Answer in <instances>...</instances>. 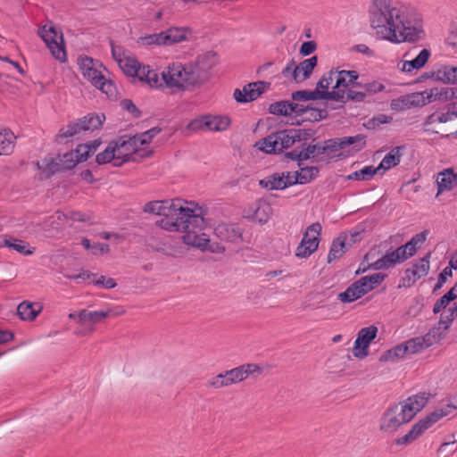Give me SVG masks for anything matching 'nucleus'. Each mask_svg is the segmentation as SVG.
<instances>
[{
	"mask_svg": "<svg viewBox=\"0 0 457 457\" xmlns=\"http://www.w3.org/2000/svg\"><path fill=\"white\" fill-rule=\"evenodd\" d=\"M370 26L385 40L416 43L424 36L422 19L410 5L397 0H371Z\"/></svg>",
	"mask_w": 457,
	"mask_h": 457,
	"instance_id": "nucleus-1",
	"label": "nucleus"
},
{
	"mask_svg": "<svg viewBox=\"0 0 457 457\" xmlns=\"http://www.w3.org/2000/svg\"><path fill=\"white\" fill-rule=\"evenodd\" d=\"M428 401V395L422 392L389 406L379 420V430L386 433L396 432L402 425L409 423L425 407Z\"/></svg>",
	"mask_w": 457,
	"mask_h": 457,
	"instance_id": "nucleus-2",
	"label": "nucleus"
},
{
	"mask_svg": "<svg viewBox=\"0 0 457 457\" xmlns=\"http://www.w3.org/2000/svg\"><path fill=\"white\" fill-rule=\"evenodd\" d=\"M182 199L176 198L172 200L152 201L145 204L143 210L145 212L156 214L162 218L155 221V225L162 229L173 231L178 229L180 225L177 224L179 216L184 215L183 212H191L190 207L184 206Z\"/></svg>",
	"mask_w": 457,
	"mask_h": 457,
	"instance_id": "nucleus-3",
	"label": "nucleus"
},
{
	"mask_svg": "<svg viewBox=\"0 0 457 457\" xmlns=\"http://www.w3.org/2000/svg\"><path fill=\"white\" fill-rule=\"evenodd\" d=\"M190 212L179 216L177 224L180 226L175 231L184 232L182 239L186 245L204 248L209 240L204 238V236L205 235L202 233V230L205 228L202 209L200 207L196 209L190 208Z\"/></svg>",
	"mask_w": 457,
	"mask_h": 457,
	"instance_id": "nucleus-4",
	"label": "nucleus"
},
{
	"mask_svg": "<svg viewBox=\"0 0 457 457\" xmlns=\"http://www.w3.org/2000/svg\"><path fill=\"white\" fill-rule=\"evenodd\" d=\"M162 77L168 87L185 89L203 85L208 79L209 73L195 65V67H182L176 72L172 71L167 74L163 73Z\"/></svg>",
	"mask_w": 457,
	"mask_h": 457,
	"instance_id": "nucleus-5",
	"label": "nucleus"
},
{
	"mask_svg": "<svg viewBox=\"0 0 457 457\" xmlns=\"http://www.w3.org/2000/svg\"><path fill=\"white\" fill-rule=\"evenodd\" d=\"M292 129L278 130L263 137L255 146L269 154H280L284 149L291 147L296 141Z\"/></svg>",
	"mask_w": 457,
	"mask_h": 457,
	"instance_id": "nucleus-6",
	"label": "nucleus"
},
{
	"mask_svg": "<svg viewBox=\"0 0 457 457\" xmlns=\"http://www.w3.org/2000/svg\"><path fill=\"white\" fill-rule=\"evenodd\" d=\"M321 230L322 227L320 222H314L307 227L295 250V256L297 258H308L318 249Z\"/></svg>",
	"mask_w": 457,
	"mask_h": 457,
	"instance_id": "nucleus-7",
	"label": "nucleus"
},
{
	"mask_svg": "<svg viewBox=\"0 0 457 457\" xmlns=\"http://www.w3.org/2000/svg\"><path fill=\"white\" fill-rule=\"evenodd\" d=\"M39 35L46 44L52 55L61 62H66L67 55L62 34H58L54 26H50L46 29V25H45L40 29Z\"/></svg>",
	"mask_w": 457,
	"mask_h": 457,
	"instance_id": "nucleus-8",
	"label": "nucleus"
},
{
	"mask_svg": "<svg viewBox=\"0 0 457 457\" xmlns=\"http://www.w3.org/2000/svg\"><path fill=\"white\" fill-rule=\"evenodd\" d=\"M266 81L250 82L242 89L236 88L233 93L234 99L239 104H246L256 100L270 87Z\"/></svg>",
	"mask_w": 457,
	"mask_h": 457,
	"instance_id": "nucleus-9",
	"label": "nucleus"
},
{
	"mask_svg": "<svg viewBox=\"0 0 457 457\" xmlns=\"http://www.w3.org/2000/svg\"><path fill=\"white\" fill-rule=\"evenodd\" d=\"M378 334V328L376 326H370L362 328L357 335L354 341L353 355L356 358L363 359L368 355V348L372 340H374Z\"/></svg>",
	"mask_w": 457,
	"mask_h": 457,
	"instance_id": "nucleus-10",
	"label": "nucleus"
},
{
	"mask_svg": "<svg viewBox=\"0 0 457 457\" xmlns=\"http://www.w3.org/2000/svg\"><path fill=\"white\" fill-rule=\"evenodd\" d=\"M78 64L83 77L87 79L93 86L96 85V83H99L101 79H104V75L99 70L103 67V64L98 61H96L88 56H79L78 59Z\"/></svg>",
	"mask_w": 457,
	"mask_h": 457,
	"instance_id": "nucleus-11",
	"label": "nucleus"
},
{
	"mask_svg": "<svg viewBox=\"0 0 457 457\" xmlns=\"http://www.w3.org/2000/svg\"><path fill=\"white\" fill-rule=\"evenodd\" d=\"M321 148L322 145L320 143L309 145L302 143L301 149L295 148L287 152L285 157L300 162L324 154V153H320Z\"/></svg>",
	"mask_w": 457,
	"mask_h": 457,
	"instance_id": "nucleus-12",
	"label": "nucleus"
},
{
	"mask_svg": "<svg viewBox=\"0 0 457 457\" xmlns=\"http://www.w3.org/2000/svg\"><path fill=\"white\" fill-rule=\"evenodd\" d=\"M124 310L116 311L111 308L94 312L83 309L79 311L78 313V321L81 325H86L87 323L96 324L102 322L104 319L110 316H118L120 314H122Z\"/></svg>",
	"mask_w": 457,
	"mask_h": 457,
	"instance_id": "nucleus-13",
	"label": "nucleus"
},
{
	"mask_svg": "<svg viewBox=\"0 0 457 457\" xmlns=\"http://www.w3.org/2000/svg\"><path fill=\"white\" fill-rule=\"evenodd\" d=\"M214 233L221 241L231 243L242 241L243 229L235 223H220L214 228Z\"/></svg>",
	"mask_w": 457,
	"mask_h": 457,
	"instance_id": "nucleus-14",
	"label": "nucleus"
},
{
	"mask_svg": "<svg viewBox=\"0 0 457 457\" xmlns=\"http://www.w3.org/2000/svg\"><path fill=\"white\" fill-rule=\"evenodd\" d=\"M259 184L268 190H283L291 187L292 183L287 180L285 172H276L261 179Z\"/></svg>",
	"mask_w": 457,
	"mask_h": 457,
	"instance_id": "nucleus-15",
	"label": "nucleus"
},
{
	"mask_svg": "<svg viewBox=\"0 0 457 457\" xmlns=\"http://www.w3.org/2000/svg\"><path fill=\"white\" fill-rule=\"evenodd\" d=\"M115 145H113L112 141H111L107 147L98 154H96V162L99 165L106 164L112 162V166L120 167L126 162V159H121L118 156L117 152L115 150Z\"/></svg>",
	"mask_w": 457,
	"mask_h": 457,
	"instance_id": "nucleus-16",
	"label": "nucleus"
},
{
	"mask_svg": "<svg viewBox=\"0 0 457 457\" xmlns=\"http://www.w3.org/2000/svg\"><path fill=\"white\" fill-rule=\"evenodd\" d=\"M336 72L335 79L336 84L333 87L334 89H345L349 85L353 87H361V84L357 83L356 80L359 78V74L356 71H334Z\"/></svg>",
	"mask_w": 457,
	"mask_h": 457,
	"instance_id": "nucleus-17",
	"label": "nucleus"
},
{
	"mask_svg": "<svg viewBox=\"0 0 457 457\" xmlns=\"http://www.w3.org/2000/svg\"><path fill=\"white\" fill-rule=\"evenodd\" d=\"M451 411H452L450 408H448V405H446L444 408L436 409L435 411L425 416L423 419L416 422V424L420 428L422 433H424L427 429L431 428L439 420L450 414Z\"/></svg>",
	"mask_w": 457,
	"mask_h": 457,
	"instance_id": "nucleus-18",
	"label": "nucleus"
},
{
	"mask_svg": "<svg viewBox=\"0 0 457 457\" xmlns=\"http://www.w3.org/2000/svg\"><path fill=\"white\" fill-rule=\"evenodd\" d=\"M451 411H452L450 408H448V405H446L444 408L436 409L435 411L425 416L423 419L416 422V424L420 428L422 433H424L427 429L431 428L439 420L450 414Z\"/></svg>",
	"mask_w": 457,
	"mask_h": 457,
	"instance_id": "nucleus-19",
	"label": "nucleus"
},
{
	"mask_svg": "<svg viewBox=\"0 0 457 457\" xmlns=\"http://www.w3.org/2000/svg\"><path fill=\"white\" fill-rule=\"evenodd\" d=\"M347 234L341 232L339 236L333 239L328 254V263L339 259L346 251Z\"/></svg>",
	"mask_w": 457,
	"mask_h": 457,
	"instance_id": "nucleus-20",
	"label": "nucleus"
},
{
	"mask_svg": "<svg viewBox=\"0 0 457 457\" xmlns=\"http://www.w3.org/2000/svg\"><path fill=\"white\" fill-rule=\"evenodd\" d=\"M404 146H395L388 154L385 155L378 166L376 168L378 171L383 170L384 171L390 168L397 166L401 162L402 153L401 151Z\"/></svg>",
	"mask_w": 457,
	"mask_h": 457,
	"instance_id": "nucleus-21",
	"label": "nucleus"
},
{
	"mask_svg": "<svg viewBox=\"0 0 457 457\" xmlns=\"http://www.w3.org/2000/svg\"><path fill=\"white\" fill-rule=\"evenodd\" d=\"M42 307L29 302H22L17 307V314L22 320H34L40 313Z\"/></svg>",
	"mask_w": 457,
	"mask_h": 457,
	"instance_id": "nucleus-22",
	"label": "nucleus"
},
{
	"mask_svg": "<svg viewBox=\"0 0 457 457\" xmlns=\"http://www.w3.org/2000/svg\"><path fill=\"white\" fill-rule=\"evenodd\" d=\"M437 194L446 190H451L457 186V174L447 170L441 172L436 179Z\"/></svg>",
	"mask_w": 457,
	"mask_h": 457,
	"instance_id": "nucleus-23",
	"label": "nucleus"
},
{
	"mask_svg": "<svg viewBox=\"0 0 457 457\" xmlns=\"http://www.w3.org/2000/svg\"><path fill=\"white\" fill-rule=\"evenodd\" d=\"M431 55L430 50L424 48L420 54L411 61H405L403 65V71L411 72L413 70H420L426 65Z\"/></svg>",
	"mask_w": 457,
	"mask_h": 457,
	"instance_id": "nucleus-24",
	"label": "nucleus"
},
{
	"mask_svg": "<svg viewBox=\"0 0 457 457\" xmlns=\"http://www.w3.org/2000/svg\"><path fill=\"white\" fill-rule=\"evenodd\" d=\"M36 166L38 170H42V173L46 179H50L55 173L62 171L60 161H55L53 157L44 158L42 160V165H40L39 162H37Z\"/></svg>",
	"mask_w": 457,
	"mask_h": 457,
	"instance_id": "nucleus-25",
	"label": "nucleus"
},
{
	"mask_svg": "<svg viewBox=\"0 0 457 457\" xmlns=\"http://www.w3.org/2000/svg\"><path fill=\"white\" fill-rule=\"evenodd\" d=\"M58 160L62 164L61 168L62 171L72 170L79 162H85L82 160V155L79 154L78 148L58 155Z\"/></svg>",
	"mask_w": 457,
	"mask_h": 457,
	"instance_id": "nucleus-26",
	"label": "nucleus"
},
{
	"mask_svg": "<svg viewBox=\"0 0 457 457\" xmlns=\"http://www.w3.org/2000/svg\"><path fill=\"white\" fill-rule=\"evenodd\" d=\"M118 156L121 159H126V162L131 159L132 154H136V148L131 145L129 137H121L116 141H112Z\"/></svg>",
	"mask_w": 457,
	"mask_h": 457,
	"instance_id": "nucleus-27",
	"label": "nucleus"
},
{
	"mask_svg": "<svg viewBox=\"0 0 457 457\" xmlns=\"http://www.w3.org/2000/svg\"><path fill=\"white\" fill-rule=\"evenodd\" d=\"M337 146L339 149H344L347 145H353V148L356 152L362 150L366 146V136L362 134H358L353 137H338Z\"/></svg>",
	"mask_w": 457,
	"mask_h": 457,
	"instance_id": "nucleus-28",
	"label": "nucleus"
},
{
	"mask_svg": "<svg viewBox=\"0 0 457 457\" xmlns=\"http://www.w3.org/2000/svg\"><path fill=\"white\" fill-rule=\"evenodd\" d=\"M15 146V137L9 129L0 132V155H10Z\"/></svg>",
	"mask_w": 457,
	"mask_h": 457,
	"instance_id": "nucleus-29",
	"label": "nucleus"
},
{
	"mask_svg": "<svg viewBox=\"0 0 457 457\" xmlns=\"http://www.w3.org/2000/svg\"><path fill=\"white\" fill-rule=\"evenodd\" d=\"M406 354H409V353L406 344L404 342L384 352L379 357V361L385 362L389 361H395L396 359L403 358Z\"/></svg>",
	"mask_w": 457,
	"mask_h": 457,
	"instance_id": "nucleus-30",
	"label": "nucleus"
},
{
	"mask_svg": "<svg viewBox=\"0 0 457 457\" xmlns=\"http://www.w3.org/2000/svg\"><path fill=\"white\" fill-rule=\"evenodd\" d=\"M80 120L83 124V127H85L84 130L94 131L101 128L104 121L105 120V116L104 113H89L81 118Z\"/></svg>",
	"mask_w": 457,
	"mask_h": 457,
	"instance_id": "nucleus-31",
	"label": "nucleus"
},
{
	"mask_svg": "<svg viewBox=\"0 0 457 457\" xmlns=\"http://www.w3.org/2000/svg\"><path fill=\"white\" fill-rule=\"evenodd\" d=\"M230 119L228 116L207 115V130L223 131L230 125Z\"/></svg>",
	"mask_w": 457,
	"mask_h": 457,
	"instance_id": "nucleus-32",
	"label": "nucleus"
},
{
	"mask_svg": "<svg viewBox=\"0 0 457 457\" xmlns=\"http://www.w3.org/2000/svg\"><path fill=\"white\" fill-rule=\"evenodd\" d=\"M317 64L318 57L316 55L302 61L297 66L299 67V82L308 79Z\"/></svg>",
	"mask_w": 457,
	"mask_h": 457,
	"instance_id": "nucleus-33",
	"label": "nucleus"
},
{
	"mask_svg": "<svg viewBox=\"0 0 457 457\" xmlns=\"http://www.w3.org/2000/svg\"><path fill=\"white\" fill-rule=\"evenodd\" d=\"M84 129L85 127H83L80 119H79L76 121L69 123L66 129H61L58 133V137L62 138L71 137L80 134L82 131H85Z\"/></svg>",
	"mask_w": 457,
	"mask_h": 457,
	"instance_id": "nucleus-34",
	"label": "nucleus"
},
{
	"mask_svg": "<svg viewBox=\"0 0 457 457\" xmlns=\"http://www.w3.org/2000/svg\"><path fill=\"white\" fill-rule=\"evenodd\" d=\"M328 108L336 109L333 106H329L328 104H326L324 108H316L312 104H309V109L306 113L308 116L305 120L310 121H320L325 120L328 117Z\"/></svg>",
	"mask_w": 457,
	"mask_h": 457,
	"instance_id": "nucleus-35",
	"label": "nucleus"
},
{
	"mask_svg": "<svg viewBox=\"0 0 457 457\" xmlns=\"http://www.w3.org/2000/svg\"><path fill=\"white\" fill-rule=\"evenodd\" d=\"M361 297L360 290H358L354 282L351 284L345 291L337 295V300H339L342 303H350L360 299Z\"/></svg>",
	"mask_w": 457,
	"mask_h": 457,
	"instance_id": "nucleus-36",
	"label": "nucleus"
},
{
	"mask_svg": "<svg viewBox=\"0 0 457 457\" xmlns=\"http://www.w3.org/2000/svg\"><path fill=\"white\" fill-rule=\"evenodd\" d=\"M393 117L391 115L380 113L373 116L372 118L368 119L363 123V127L369 130H373L379 128L380 125L391 123Z\"/></svg>",
	"mask_w": 457,
	"mask_h": 457,
	"instance_id": "nucleus-37",
	"label": "nucleus"
},
{
	"mask_svg": "<svg viewBox=\"0 0 457 457\" xmlns=\"http://www.w3.org/2000/svg\"><path fill=\"white\" fill-rule=\"evenodd\" d=\"M291 98L294 101H310L321 99V91L317 87L314 90H298L291 94Z\"/></svg>",
	"mask_w": 457,
	"mask_h": 457,
	"instance_id": "nucleus-38",
	"label": "nucleus"
},
{
	"mask_svg": "<svg viewBox=\"0 0 457 457\" xmlns=\"http://www.w3.org/2000/svg\"><path fill=\"white\" fill-rule=\"evenodd\" d=\"M378 172V169L370 165L365 166L359 170H355L348 175V179L351 180H370Z\"/></svg>",
	"mask_w": 457,
	"mask_h": 457,
	"instance_id": "nucleus-39",
	"label": "nucleus"
},
{
	"mask_svg": "<svg viewBox=\"0 0 457 457\" xmlns=\"http://www.w3.org/2000/svg\"><path fill=\"white\" fill-rule=\"evenodd\" d=\"M423 435L420 428L415 423L410 431L403 436H400L395 440L396 445H409L418 439Z\"/></svg>",
	"mask_w": 457,
	"mask_h": 457,
	"instance_id": "nucleus-40",
	"label": "nucleus"
},
{
	"mask_svg": "<svg viewBox=\"0 0 457 457\" xmlns=\"http://www.w3.org/2000/svg\"><path fill=\"white\" fill-rule=\"evenodd\" d=\"M229 386H231V382L229 380L228 376L227 375L226 370L211 378L206 383V386L214 389H220L222 387H227Z\"/></svg>",
	"mask_w": 457,
	"mask_h": 457,
	"instance_id": "nucleus-41",
	"label": "nucleus"
},
{
	"mask_svg": "<svg viewBox=\"0 0 457 457\" xmlns=\"http://www.w3.org/2000/svg\"><path fill=\"white\" fill-rule=\"evenodd\" d=\"M424 95L422 92H415L403 97L402 104L404 107H421L425 105Z\"/></svg>",
	"mask_w": 457,
	"mask_h": 457,
	"instance_id": "nucleus-42",
	"label": "nucleus"
},
{
	"mask_svg": "<svg viewBox=\"0 0 457 457\" xmlns=\"http://www.w3.org/2000/svg\"><path fill=\"white\" fill-rule=\"evenodd\" d=\"M169 46L181 42L187 38V29L185 28H170L166 30Z\"/></svg>",
	"mask_w": 457,
	"mask_h": 457,
	"instance_id": "nucleus-43",
	"label": "nucleus"
},
{
	"mask_svg": "<svg viewBox=\"0 0 457 457\" xmlns=\"http://www.w3.org/2000/svg\"><path fill=\"white\" fill-rule=\"evenodd\" d=\"M101 141L99 140H93L90 141L87 144H80L77 146L79 154L82 155V160H87V158L95 154V152L97 150L98 146L100 145Z\"/></svg>",
	"mask_w": 457,
	"mask_h": 457,
	"instance_id": "nucleus-44",
	"label": "nucleus"
},
{
	"mask_svg": "<svg viewBox=\"0 0 457 457\" xmlns=\"http://www.w3.org/2000/svg\"><path fill=\"white\" fill-rule=\"evenodd\" d=\"M455 317H457V303H454L453 306L450 307L445 314L441 315L438 322L440 328H443L445 330L448 329Z\"/></svg>",
	"mask_w": 457,
	"mask_h": 457,
	"instance_id": "nucleus-45",
	"label": "nucleus"
},
{
	"mask_svg": "<svg viewBox=\"0 0 457 457\" xmlns=\"http://www.w3.org/2000/svg\"><path fill=\"white\" fill-rule=\"evenodd\" d=\"M289 106V101L275 102L270 104L269 112L274 115L290 116Z\"/></svg>",
	"mask_w": 457,
	"mask_h": 457,
	"instance_id": "nucleus-46",
	"label": "nucleus"
},
{
	"mask_svg": "<svg viewBox=\"0 0 457 457\" xmlns=\"http://www.w3.org/2000/svg\"><path fill=\"white\" fill-rule=\"evenodd\" d=\"M298 167L302 170L303 177L301 180L303 183L307 184L315 179L320 172V170L316 166H305L302 167V162H298Z\"/></svg>",
	"mask_w": 457,
	"mask_h": 457,
	"instance_id": "nucleus-47",
	"label": "nucleus"
},
{
	"mask_svg": "<svg viewBox=\"0 0 457 457\" xmlns=\"http://www.w3.org/2000/svg\"><path fill=\"white\" fill-rule=\"evenodd\" d=\"M449 72V65H441L436 70L432 71L430 76L433 77V80L435 81H439L444 84H451Z\"/></svg>",
	"mask_w": 457,
	"mask_h": 457,
	"instance_id": "nucleus-48",
	"label": "nucleus"
},
{
	"mask_svg": "<svg viewBox=\"0 0 457 457\" xmlns=\"http://www.w3.org/2000/svg\"><path fill=\"white\" fill-rule=\"evenodd\" d=\"M94 87L100 89L109 98L116 96L117 88L115 84L112 80L106 79L104 77V79H101V81L96 83Z\"/></svg>",
	"mask_w": 457,
	"mask_h": 457,
	"instance_id": "nucleus-49",
	"label": "nucleus"
},
{
	"mask_svg": "<svg viewBox=\"0 0 457 457\" xmlns=\"http://www.w3.org/2000/svg\"><path fill=\"white\" fill-rule=\"evenodd\" d=\"M321 99L339 102L342 107L345 104V90L339 88L333 91H321Z\"/></svg>",
	"mask_w": 457,
	"mask_h": 457,
	"instance_id": "nucleus-50",
	"label": "nucleus"
},
{
	"mask_svg": "<svg viewBox=\"0 0 457 457\" xmlns=\"http://www.w3.org/2000/svg\"><path fill=\"white\" fill-rule=\"evenodd\" d=\"M428 234V230L421 231L413 236L411 238V240L406 243V245L408 246V250H410L411 254L414 255L416 253L418 245L423 244L426 241Z\"/></svg>",
	"mask_w": 457,
	"mask_h": 457,
	"instance_id": "nucleus-51",
	"label": "nucleus"
},
{
	"mask_svg": "<svg viewBox=\"0 0 457 457\" xmlns=\"http://www.w3.org/2000/svg\"><path fill=\"white\" fill-rule=\"evenodd\" d=\"M255 205L256 207L254 209L253 218L260 223L267 222L269 219V213L267 210H270V205L265 203H256Z\"/></svg>",
	"mask_w": 457,
	"mask_h": 457,
	"instance_id": "nucleus-52",
	"label": "nucleus"
},
{
	"mask_svg": "<svg viewBox=\"0 0 457 457\" xmlns=\"http://www.w3.org/2000/svg\"><path fill=\"white\" fill-rule=\"evenodd\" d=\"M429 257L430 253H428L425 257L420 259L413 264V269L418 273V278H422L428 275L429 270Z\"/></svg>",
	"mask_w": 457,
	"mask_h": 457,
	"instance_id": "nucleus-53",
	"label": "nucleus"
},
{
	"mask_svg": "<svg viewBox=\"0 0 457 457\" xmlns=\"http://www.w3.org/2000/svg\"><path fill=\"white\" fill-rule=\"evenodd\" d=\"M207 115H203L195 119L191 120L187 125L186 129L192 132H197L199 130H207Z\"/></svg>",
	"mask_w": 457,
	"mask_h": 457,
	"instance_id": "nucleus-54",
	"label": "nucleus"
},
{
	"mask_svg": "<svg viewBox=\"0 0 457 457\" xmlns=\"http://www.w3.org/2000/svg\"><path fill=\"white\" fill-rule=\"evenodd\" d=\"M409 354H414L421 350L426 349V343L424 338H411L405 342Z\"/></svg>",
	"mask_w": 457,
	"mask_h": 457,
	"instance_id": "nucleus-55",
	"label": "nucleus"
},
{
	"mask_svg": "<svg viewBox=\"0 0 457 457\" xmlns=\"http://www.w3.org/2000/svg\"><path fill=\"white\" fill-rule=\"evenodd\" d=\"M13 242L10 240H5L4 245L8 247L16 250L20 253H23L25 255L31 254L33 252L28 249L29 244L18 239H12Z\"/></svg>",
	"mask_w": 457,
	"mask_h": 457,
	"instance_id": "nucleus-56",
	"label": "nucleus"
},
{
	"mask_svg": "<svg viewBox=\"0 0 457 457\" xmlns=\"http://www.w3.org/2000/svg\"><path fill=\"white\" fill-rule=\"evenodd\" d=\"M336 72L331 70L326 72L317 83V89L320 91H328L330 85L333 83Z\"/></svg>",
	"mask_w": 457,
	"mask_h": 457,
	"instance_id": "nucleus-57",
	"label": "nucleus"
},
{
	"mask_svg": "<svg viewBox=\"0 0 457 457\" xmlns=\"http://www.w3.org/2000/svg\"><path fill=\"white\" fill-rule=\"evenodd\" d=\"M282 74L284 77L291 75L295 81L299 82V67H297L294 59L287 62L282 71Z\"/></svg>",
	"mask_w": 457,
	"mask_h": 457,
	"instance_id": "nucleus-58",
	"label": "nucleus"
},
{
	"mask_svg": "<svg viewBox=\"0 0 457 457\" xmlns=\"http://www.w3.org/2000/svg\"><path fill=\"white\" fill-rule=\"evenodd\" d=\"M120 107L131 113L134 118H139L141 116V111L137 108V106L132 102V100L125 98L120 101Z\"/></svg>",
	"mask_w": 457,
	"mask_h": 457,
	"instance_id": "nucleus-59",
	"label": "nucleus"
},
{
	"mask_svg": "<svg viewBox=\"0 0 457 457\" xmlns=\"http://www.w3.org/2000/svg\"><path fill=\"white\" fill-rule=\"evenodd\" d=\"M436 101L446 102L453 100V87H434Z\"/></svg>",
	"mask_w": 457,
	"mask_h": 457,
	"instance_id": "nucleus-60",
	"label": "nucleus"
},
{
	"mask_svg": "<svg viewBox=\"0 0 457 457\" xmlns=\"http://www.w3.org/2000/svg\"><path fill=\"white\" fill-rule=\"evenodd\" d=\"M226 372L229 378L231 385L237 384L245 380V378L243 375V369H241L240 366L231 370H227Z\"/></svg>",
	"mask_w": 457,
	"mask_h": 457,
	"instance_id": "nucleus-61",
	"label": "nucleus"
},
{
	"mask_svg": "<svg viewBox=\"0 0 457 457\" xmlns=\"http://www.w3.org/2000/svg\"><path fill=\"white\" fill-rule=\"evenodd\" d=\"M93 284L106 289H112L117 286V283L113 278H106L103 275L96 277L95 279H93Z\"/></svg>",
	"mask_w": 457,
	"mask_h": 457,
	"instance_id": "nucleus-62",
	"label": "nucleus"
},
{
	"mask_svg": "<svg viewBox=\"0 0 457 457\" xmlns=\"http://www.w3.org/2000/svg\"><path fill=\"white\" fill-rule=\"evenodd\" d=\"M139 63L136 60H128L123 67L124 72L131 77L141 76L139 74Z\"/></svg>",
	"mask_w": 457,
	"mask_h": 457,
	"instance_id": "nucleus-63",
	"label": "nucleus"
},
{
	"mask_svg": "<svg viewBox=\"0 0 457 457\" xmlns=\"http://www.w3.org/2000/svg\"><path fill=\"white\" fill-rule=\"evenodd\" d=\"M293 129L292 133L295 137L297 142L306 141L315 134V131L311 129Z\"/></svg>",
	"mask_w": 457,
	"mask_h": 457,
	"instance_id": "nucleus-64",
	"label": "nucleus"
}]
</instances>
